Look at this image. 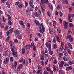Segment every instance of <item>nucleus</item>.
<instances>
[{
  "label": "nucleus",
  "instance_id": "nucleus-11",
  "mask_svg": "<svg viewBox=\"0 0 74 74\" xmlns=\"http://www.w3.org/2000/svg\"><path fill=\"white\" fill-rule=\"evenodd\" d=\"M57 44H55L53 45V49H56L57 48V47H58V45H57Z\"/></svg>",
  "mask_w": 74,
  "mask_h": 74
},
{
  "label": "nucleus",
  "instance_id": "nucleus-26",
  "mask_svg": "<svg viewBox=\"0 0 74 74\" xmlns=\"http://www.w3.org/2000/svg\"><path fill=\"white\" fill-rule=\"evenodd\" d=\"M38 36H39L40 37H41V36H42V35L41 34L39 33H38L36 34Z\"/></svg>",
  "mask_w": 74,
  "mask_h": 74
},
{
  "label": "nucleus",
  "instance_id": "nucleus-2",
  "mask_svg": "<svg viewBox=\"0 0 74 74\" xmlns=\"http://www.w3.org/2000/svg\"><path fill=\"white\" fill-rule=\"evenodd\" d=\"M14 33L16 35H17V36H19V31L18 29H16L14 31Z\"/></svg>",
  "mask_w": 74,
  "mask_h": 74
},
{
  "label": "nucleus",
  "instance_id": "nucleus-34",
  "mask_svg": "<svg viewBox=\"0 0 74 74\" xmlns=\"http://www.w3.org/2000/svg\"><path fill=\"white\" fill-rule=\"evenodd\" d=\"M8 17L9 21H11V16H10L9 15H8Z\"/></svg>",
  "mask_w": 74,
  "mask_h": 74
},
{
  "label": "nucleus",
  "instance_id": "nucleus-41",
  "mask_svg": "<svg viewBox=\"0 0 74 74\" xmlns=\"http://www.w3.org/2000/svg\"><path fill=\"white\" fill-rule=\"evenodd\" d=\"M17 53H18V52L17 51H15L14 52H13L12 53V54L13 55H15L17 54Z\"/></svg>",
  "mask_w": 74,
  "mask_h": 74
},
{
  "label": "nucleus",
  "instance_id": "nucleus-25",
  "mask_svg": "<svg viewBox=\"0 0 74 74\" xmlns=\"http://www.w3.org/2000/svg\"><path fill=\"white\" fill-rule=\"evenodd\" d=\"M34 15L37 18L38 16V13L37 12H35L34 13Z\"/></svg>",
  "mask_w": 74,
  "mask_h": 74
},
{
  "label": "nucleus",
  "instance_id": "nucleus-13",
  "mask_svg": "<svg viewBox=\"0 0 74 74\" xmlns=\"http://www.w3.org/2000/svg\"><path fill=\"white\" fill-rule=\"evenodd\" d=\"M45 28H44L42 27V31L40 30V33H42V34L43 33L42 32H45Z\"/></svg>",
  "mask_w": 74,
  "mask_h": 74
},
{
  "label": "nucleus",
  "instance_id": "nucleus-22",
  "mask_svg": "<svg viewBox=\"0 0 74 74\" xmlns=\"http://www.w3.org/2000/svg\"><path fill=\"white\" fill-rule=\"evenodd\" d=\"M45 45L47 46V47H48L49 46L51 47V45H49V43H48V42H46Z\"/></svg>",
  "mask_w": 74,
  "mask_h": 74
},
{
  "label": "nucleus",
  "instance_id": "nucleus-43",
  "mask_svg": "<svg viewBox=\"0 0 74 74\" xmlns=\"http://www.w3.org/2000/svg\"><path fill=\"white\" fill-rule=\"evenodd\" d=\"M28 5V3L26 1L25 2V7H27Z\"/></svg>",
  "mask_w": 74,
  "mask_h": 74
},
{
  "label": "nucleus",
  "instance_id": "nucleus-57",
  "mask_svg": "<svg viewBox=\"0 0 74 74\" xmlns=\"http://www.w3.org/2000/svg\"><path fill=\"white\" fill-rule=\"evenodd\" d=\"M64 66H65V67H67V66H69V64L66 63H65L64 64Z\"/></svg>",
  "mask_w": 74,
  "mask_h": 74
},
{
  "label": "nucleus",
  "instance_id": "nucleus-56",
  "mask_svg": "<svg viewBox=\"0 0 74 74\" xmlns=\"http://www.w3.org/2000/svg\"><path fill=\"white\" fill-rule=\"evenodd\" d=\"M12 67L13 69H15V68L16 67V65H15V64L12 65Z\"/></svg>",
  "mask_w": 74,
  "mask_h": 74
},
{
  "label": "nucleus",
  "instance_id": "nucleus-42",
  "mask_svg": "<svg viewBox=\"0 0 74 74\" xmlns=\"http://www.w3.org/2000/svg\"><path fill=\"white\" fill-rule=\"evenodd\" d=\"M53 42L54 43H56V39H55V38L53 39Z\"/></svg>",
  "mask_w": 74,
  "mask_h": 74
},
{
  "label": "nucleus",
  "instance_id": "nucleus-23",
  "mask_svg": "<svg viewBox=\"0 0 74 74\" xmlns=\"http://www.w3.org/2000/svg\"><path fill=\"white\" fill-rule=\"evenodd\" d=\"M41 3L42 4H45V0H41Z\"/></svg>",
  "mask_w": 74,
  "mask_h": 74
},
{
  "label": "nucleus",
  "instance_id": "nucleus-31",
  "mask_svg": "<svg viewBox=\"0 0 74 74\" xmlns=\"http://www.w3.org/2000/svg\"><path fill=\"white\" fill-rule=\"evenodd\" d=\"M3 55L4 56H7L8 55V53H5Z\"/></svg>",
  "mask_w": 74,
  "mask_h": 74
},
{
  "label": "nucleus",
  "instance_id": "nucleus-39",
  "mask_svg": "<svg viewBox=\"0 0 74 74\" xmlns=\"http://www.w3.org/2000/svg\"><path fill=\"white\" fill-rule=\"evenodd\" d=\"M63 59L64 61H66L67 60V58L65 56H64Z\"/></svg>",
  "mask_w": 74,
  "mask_h": 74
},
{
  "label": "nucleus",
  "instance_id": "nucleus-9",
  "mask_svg": "<svg viewBox=\"0 0 74 74\" xmlns=\"http://www.w3.org/2000/svg\"><path fill=\"white\" fill-rule=\"evenodd\" d=\"M49 7L50 9L51 10H53V6L51 3L49 4Z\"/></svg>",
  "mask_w": 74,
  "mask_h": 74
},
{
  "label": "nucleus",
  "instance_id": "nucleus-35",
  "mask_svg": "<svg viewBox=\"0 0 74 74\" xmlns=\"http://www.w3.org/2000/svg\"><path fill=\"white\" fill-rule=\"evenodd\" d=\"M6 4L7 7H8V8H10V3H9L7 2Z\"/></svg>",
  "mask_w": 74,
  "mask_h": 74
},
{
  "label": "nucleus",
  "instance_id": "nucleus-36",
  "mask_svg": "<svg viewBox=\"0 0 74 74\" xmlns=\"http://www.w3.org/2000/svg\"><path fill=\"white\" fill-rule=\"evenodd\" d=\"M41 8L42 12H44V11H45V10H44V7L41 6Z\"/></svg>",
  "mask_w": 74,
  "mask_h": 74
},
{
  "label": "nucleus",
  "instance_id": "nucleus-3",
  "mask_svg": "<svg viewBox=\"0 0 74 74\" xmlns=\"http://www.w3.org/2000/svg\"><path fill=\"white\" fill-rule=\"evenodd\" d=\"M64 62L63 61H61V63L59 65V68H61L63 66V64H64Z\"/></svg>",
  "mask_w": 74,
  "mask_h": 74
},
{
  "label": "nucleus",
  "instance_id": "nucleus-53",
  "mask_svg": "<svg viewBox=\"0 0 74 74\" xmlns=\"http://www.w3.org/2000/svg\"><path fill=\"white\" fill-rule=\"evenodd\" d=\"M71 16V14H69L68 16V19H69L71 18V16Z\"/></svg>",
  "mask_w": 74,
  "mask_h": 74
},
{
  "label": "nucleus",
  "instance_id": "nucleus-16",
  "mask_svg": "<svg viewBox=\"0 0 74 74\" xmlns=\"http://www.w3.org/2000/svg\"><path fill=\"white\" fill-rule=\"evenodd\" d=\"M27 15H29V12H30V10L29 9H27V10L25 11Z\"/></svg>",
  "mask_w": 74,
  "mask_h": 74
},
{
  "label": "nucleus",
  "instance_id": "nucleus-24",
  "mask_svg": "<svg viewBox=\"0 0 74 74\" xmlns=\"http://www.w3.org/2000/svg\"><path fill=\"white\" fill-rule=\"evenodd\" d=\"M2 21L3 22H6V19L5 17H4L3 16H2Z\"/></svg>",
  "mask_w": 74,
  "mask_h": 74
},
{
  "label": "nucleus",
  "instance_id": "nucleus-44",
  "mask_svg": "<svg viewBox=\"0 0 74 74\" xmlns=\"http://www.w3.org/2000/svg\"><path fill=\"white\" fill-rule=\"evenodd\" d=\"M60 15L61 17H62V16H63V13L62 12H60Z\"/></svg>",
  "mask_w": 74,
  "mask_h": 74
},
{
  "label": "nucleus",
  "instance_id": "nucleus-7",
  "mask_svg": "<svg viewBox=\"0 0 74 74\" xmlns=\"http://www.w3.org/2000/svg\"><path fill=\"white\" fill-rule=\"evenodd\" d=\"M71 69H72V68L71 66H68L66 68V71L70 70H71Z\"/></svg>",
  "mask_w": 74,
  "mask_h": 74
},
{
  "label": "nucleus",
  "instance_id": "nucleus-29",
  "mask_svg": "<svg viewBox=\"0 0 74 74\" xmlns=\"http://www.w3.org/2000/svg\"><path fill=\"white\" fill-rule=\"evenodd\" d=\"M64 53L66 56H68V54L66 51L64 52Z\"/></svg>",
  "mask_w": 74,
  "mask_h": 74
},
{
  "label": "nucleus",
  "instance_id": "nucleus-15",
  "mask_svg": "<svg viewBox=\"0 0 74 74\" xmlns=\"http://www.w3.org/2000/svg\"><path fill=\"white\" fill-rule=\"evenodd\" d=\"M12 32H13V29L11 28L8 31V33H9V34H11Z\"/></svg>",
  "mask_w": 74,
  "mask_h": 74
},
{
  "label": "nucleus",
  "instance_id": "nucleus-19",
  "mask_svg": "<svg viewBox=\"0 0 74 74\" xmlns=\"http://www.w3.org/2000/svg\"><path fill=\"white\" fill-rule=\"evenodd\" d=\"M18 68L19 69H22L23 67V64H21L18 65Z\"/></svg>",
  "mask_w": 74,
  "mask_h": 74
},
{
  "label": "nucleus",
  "instance_id": "nucleus-48",
  "mask_svg": "<svg viewBox=\"0 0 74 74\" xmlns=\"http://www.w3.org/2000/svg\"><path fill=\"white\" fill-rule=\"evenodd\" d=\"M0 27H2V28L4 27V26H3V24H1V23H0Z\"/></svg>",
  "mask_w": 74,
  "mask_h": 74
},
{
  "label": "nucleus",
  "instance_id": "nucleus-38",
  "mask_svg": "<svg viewBox=\"0 0 74 74\" xmlns=\"http://www.w3.org/2000/svg\"><path fill=\"white\" fill-rule=\"evenodd\" d=\"M14 60V58L13 57H11L10 58V60L12 62Z\"/></svg>",
  "mask_w": 74,
  "mask_h": 74
},
{
  "label": "nucleus",
  "instance_id": "nucleus-54",
  "mask_svg": "<svg viewBox=\"0 0 74 74\" xmlns=\"http://www.w3.org/2000/svg\"><path fill=\"white\" fill-rule=\"evenodd\" d=\"M53 70L54 71H56V67L54 66L53 68Z\"/></svg>",
  "mask_w": 74,
  "mask_h": 74
},
{
  "label": "nucleus",
  "instance_id": "nucleus-58",
  "mask_svg": "<svg viewBox=\"0 0 74 74\" xmlns=\"http://www.w3.org/2000/svg\"><path fill=\"white\" fill-rule=\"evenodd\" d=\"M41 64L42 66H44V63L43 61H41Z\"/></svg>",
  "mask_w": 74,
  "mask_h": 74
},
{
  "label": "nucleus",
  "instance_id": "nucleus-17",
  "mask_svg": "<svg viewBox=\"0 0 74 74\" xmlns=\"http://www.w3.org/2000/svg\"><path fill=\"white\" fill-rule=\"evenodd\" d=\"M35 22L37 26H39V25H40V23H39V22L37 21L36 20H35Z\"/></svg>",
  "mask_w": 74,
  "mask_h": 74
},
{
  "label": "nucleus",
  "instance_id": "nucleus-51",
  "mask_svg": "<svg viewBox=\"0 0 74 74\" xmlns=\"http://www.w3.org/2000/svg\"><path fill=\"white\" fill-rule=\"evenodd\" d=\"M45 4H47L49 3L48 0H45Z\"/></svg>",
  "mask_w": 74,
  "mask_h": 74
},
{
  "label": "nucleus",
  "instance_id": "nucleus-6",
  "mask_svg": "<svg viewBox=\"0 0 74 74\" xmlns=\"http://www.w3.org/2000/svg\"><path fill=\"white\" fill-rule=\"evenodd\" d=\"M9 43L10 44V45L11 47H14V42L12 41H10L9 42Z\"/></svg>",
  "mask_w": 74,
  "mask_h": 74
},
{
  "label": "nucleus",
  "instance_id": "nucleus-1",
  "mask_svg": "<svg viewBox=\"0 0 74 74\" xmlns=\"http://www.w3.org/2000/svg\"><path fill=\"white\" fill-rule=\"evenodd\" d=\"M9 58H6V59H5L3 61V63L4 64H6L7 63V62H9Z\"/></svg>",
  "mask_w": 74,
  "mask_h": 74
},
{
  "label": "nucleus",
  "instance_id": "nucleus-50",
  "mask_svg": "<svg viewBox=\"0 0 74 74\" xmlns=\"http://www.w3.org/2000/svg\"><path fill=\"white\" fill-rule=\"evenodd\" d=\"M28 60H29V62L30 64V63H32V60L31 59L29 58L28 59Z\"/></svg>",
  "mask_w": 74,
  "mask_h": 74
},
{
  "label": "nucleus",
  "instance_id": "nucleus-5",
  "mask_svg": "<svg viewBox=\"0 0 74 74\" xmlns=\"http://www.w3.org/2000/svg\"><path fill=\"white\" fill-rule=\"evenodd\" d=\"M10 49L12 52H15V46H13V47H11Z\"/></svg>",
  "mask_w": 74,
  "mask_h": 74
},
{
  "label": "nucleus",
  "instance_id": "nucleus-61",
  "mask_svg": "<svg viewBox=\"0 0 74 74\" xmlns=\"http://www.w3.org/2000/svg\"><path fill=\"white\" fill-rule=\"evenodd\" d=\"M30 6L31 8H34V5H30Z\"/></svg>",
  "mask_w": 74,
  "mask_h": 74
},
{
  "label": "nucleus",
  "instance_id": "nucleus-55",
  "mask_svg": "<svg viewBox=\"0 0 74 74\" xmlns=\"http://www.w3.org/2000/svg\"><path fill=\"white\" fill-rule=\"evenodd\" d=\"M71 51L69 49H68V53H69V54H71Z\"/></svg>",
  "mask_w": 74,
  "mask_h": 74
},
{
  "label": "nucleus",
  "instance_id": "nucleus-28",
  "mask_svg": "<svg viewBox=\"0 0 74 74\" xmlns=\"http://www.w3.org/2000/svg\"><path fill=\"white\" fill-rule=\"evenodd\" d=\"M25 52V49L23 48L22 49V54H24Z\"/></svg>",
  "mask_w": 74,
  "mask_h": 74
},
{
  "label": "nucleus",
  "instance_id": "nucleus-37",
  "mask_svg": "<svg viewBox=\"0 0 74 74\" xmlns=\"http://www.w3.org/2000/svg\"><path fill=\"white\" fill-rule=\"evenodd\" d=\"M8 25L10 26H11L12 25V23H11V21L10 20H9Z\"/></svg>",
  "mask_w": 74,
  "mask_h": 74
},
{
  "label": "nucleus",
  "instance_id": "nucleus-21",
  "mask_svg": "<svg viewBox=\"0 0 74 74\" xmlns=\"http://www.w3.org/2000/svg\"><path fill=\"white\" fill-rule=\"evenodd\" d=\"M49 53L50 55H52V54H53V51L50 50H49Z\"/></svg>",
  "mask_w": 74,
  "mask_h": 74
},
{
  "label": "nucleus",
  "instance_id": "nucleus-47",
  "mask_svg": "<svg viewBox=\"0 0 74 74\" xmlns=\"http://www.w3.org/2000/svg\"><path fill=\"white\" fill-rule=\"evenodd\" d=\"M64 23H64V25H67V24H68V23H69L68 22H67L66 21H64Z\"/></svg>",
  "mask_w": 74,
  "mask_h": 74
},
{
  "label": "nucleus",
  "instance_id": "nucleus-62",
  "mask_svg": "<svg viewBox=\"0 0 74 74\" xmlns=\"http://www.w3.org/2000/svg\"><path fill=\"white\" fill-rule=\"evenodd\" d=\"M38 40V38L37 37H36L35 39V41H37Z\"/></svg>",
  "mask_w": 74,
  "mask_h": 74
},
{
  "label": "nucleus",
  "instance_id": "nucleus-59",
  "mask_svg": "<svg viewBox=\"0 0 74 74\" xmlns=\"http://www.w3.org/2000/svg\"><path fill=\"white\" fill-rule=\"evenodd\" d=\"M8 27H6L5 28V31H7V30H8Z\"/></svg>",
  "mask_w": 74,
  "mask_h": 74
},
{
  "label": "nucleus",
  "instance_id": "nucleus-18",
  "mask_svg": "<svg viewBox=\"0 0 74 74\" xmlns=\"http://www.w3.org/2000/svg\"><path fill=\"white\" fill-rule=\"evenodd\" d=\"M63 53H60L58 54V56H59V57H61L62 56H63Z\"/></svg>",
  "mask_w": 74,
  "mask_h": 74
},
{
  "label": "nucleus",
  "instance_id": "nucleus-45",
  "mask_svg": "<svg viewBox=\"0 0 74 74\" xmlns=\"http://www.w3.org/2000/svg\"><path fill=\"white\" fill-rule=\"evenodd\" d=\"M18 38H19V39H22V36L21 35H18Z\"/></svg>",
  "mask_w": 74,
  "mask_h": 74
},
{
  "label": "nucleus",
  "instance_id": "nucleus-32",
  "mask_svg": "<svg viewBox=\"0 0 74 74\" xmlns=\"http://www.w3.org/2000/svg\"><path fill=\"white\" fill-rule=\"evenodd\" d=\"M33 0H30L29 4H30V5L33 4Z\"/></svg>",
  "mask_w": 74,
  "mask_h": 74
},
{
  "label": "nucleus",
  "instance_id": "nucleus-20",
  "mask_svg": "<svg viewBox=\"0 0 74 74\" xmlns=\"http://www.w3.org/2000/svg\"><path fill=\"white\" fill-rule=\"evenodd\" d=\"M47 15L49 16V17H51V13L49 12V11H48L47 13Z\"/></svg>",
  "mask_w": 74,
  "mask_h": 74
},
{
  "label": "nucleus",
  "instance_id": "nucleus-10",
  "mask_svg": "<svg viewBox=\"0 0 74 74\" xmlns=\"http://www.w3.org/2000/svg\"><path fill=\"white\" fill-rule=\"evenodd\" d=\"M23 4H21V3H20L18 5V7L19 8H22V7H23Z\"/></svg>",
  "mask_w": 74,
  "mask_h": 74
},
{
  "label": "nucleus",
  "instance_id": "nucleus-33",
  "mask_svg": "<svg viewBox=\"0 0 74 74\" xmlns=\"http://www.w3.org/2000/svg\"><path fill=\"white\" fill-rule=\"evenodd\" d=\"M69 25L71 27H73V23H69Z\"/></svg>",
  "mask_w": 74,
  "mask_h": 74
},
{
  "label": "nucleus",
  "instance_id": "nucleus-52",
  "mask_svg": "<svg viewBox=\"0 0 74 74\" xmlns=\"http://www.w3.org/2000/svg\"><path fill=\"white\" fill-rule=\"evenodd\" d=\"M27 27H28L30 28V25L29 24V23H28L27 24Z\"/></svg>",
  "mask_w": 74,
  "mask_h": 74
},
{
  "label": "nucleus",
  "instance_id": "nucleus-27",
  "mask_svg": "<svg viewBox=\"0 0 74 74\" xmlns=\"http://www.w3.org/2000/svg\"><path fill=\"white\" fill-rule=\"evenodd\" d=\"M8 48H6L4 50V51L5 53H8Z\"/></svg>",
  "mask_w": 74,
  "mask_h": 74
},
{
  "label": "nucleus",
  "instance_id": "nucleus-64",
  "mask_svg": "<svg viewBox=\"0 0 74 74\" xmlns=\"http://www.w3.org/2000/svg\"><path fill=\"white\" fill-rule=\"evenodd\" d=\"M49 32L50 33V34H52V30H51V29H49Z\"/></svg>",
  "mask_w": 74,
  "mask_h": 74
},
{
  "label": "nucleus",
  "instance_id": "nucleus-8",
  "mask_svg": "<svg viewBox=\"0 0 74 74\" xmlns=\"http://www.w3.org/2000/svg\"><path fill=\"white\" fill-rule=\"evenodd\" d=\"M20 23L21 25H22L23 27V28H25V25H24V23L22 21H20Z\"/></svg>",
  "mask_w": 74,
  "mask_h": 74
},
{
  "label": "nucleus",
  "instance_id": "nucleus-49",
  "mask_svg": "<svg viewBox=\"0 0 74 74\" xmlns=\"http://www.w3.org/2000/svg\"><path fill=\"white\" fill-rule=\"evenodd\" d=\"M6 0H1V2L2 3H4L5 2Z\"/></svg>",
  "mask_w": 74,
  "mask_h": 74
},
{
  "label": "nucleus",
  "instance_id": "nucleus-60",
  "mask_svg": "<svg viewBox=\"0 0 74 74\" xmlns=\"http://www.w3.org/2000/svg\"><path fill=\"white\" fill-rule=\"evenodd\" d=\"M43 73L44 74H48V72H47V71H44Z\"/></svg>",
  "mask_w": 74,
  "mask_h": 74
},
{
  "label": "nucleus",
  "instance_id": "nucleus-14",
  "mask_svg": "<svg viewBox=\"0 0 74 74\" xmlns=\"http://www.w3.org/2000/svg\"><path fill=\"white\" fill-rule=\"evenodd\" d=\"M71 37V35H69L68 36H67L66 38L67 39H70V38Z\"/></svg>",
  "mask_w": 74,
  "mask_h": 74
},
{
  "label": "nucleus",
  "instance_id": "nucleus-46",
  "mask_svg": "<svg viewBox=\"0 0 74 74\" xmlns=\"http://www.w3.org/2000/svg\"><path fill=\"white\" fill-rule=\"evenodd\" d=\"M70 40V42H73V38H72V37H71V38L70 39H69Z\"/></svg>",
  "mask_w": 74,
  "mask_h": 74
},
{
  "label": "nucleus",
  "instance_id": "nucleus-40",
  "mask_svg": "<svg viewBox=\"0 0 74 74\" xmlns=\"http://www.w3.org/2000/svg\"><path fill=\"white\" fill-rule=\"evenodd\" d=\"M36 46H35V45H34L33 46V49L34 50V51H36Z\"/></svg>",
  "mask_w": 74,
  "mask_h": 74
},
{
  "label": "nucleus",
  "instance_id": "nucleus-63",
  "mask_svg": "<svg viewBox=\"0 0 74 74\" xmlns=\"http://www.w3.org/2000/svg\"><path fill=\"white\" fill-rule=\"evenodd\" d=\"M46 69L47 71H49L50 70V69L48 67H46Z\"/></svg>",
  "mask_w": 74,
  "mask_h": 74
},
{
  "label": "nucleus",
  "instance_id": "nucleus-4",
  "mask_svg": "<svg viewBox=\"0 0 74 74\" xmlns=\"http://www.w3.org/2000/svg\"><path fill=\"white\" fill-rule=\"evenodd\" d=\"M62 3L63 4H68V0H62Z\"/></svg>",
  "mask_w": 74,
  "mask_h": 74
},
{
  "label": "nucleus",
  "instance_id": "nucleus-30",
  "mask_svg": "<svg viewBox=\"0 0 74 74\" xmlns=\"http://www.w3.org/2000/svg\"><path fill=\"white\" fill-rule=\"evenodd\" d=\"M44 56L43 55L41 56L40 60H44Z\"/></svg>",
  "mask_w": 74,
  "mask_h": 74
},
{
  "label": "nucleus",
  "instance_id": "nucleus-12",
  "mask_svg": "<svg viewBox=\"0 0 74 74\" xmlns=\"http://www.w3.org/2000/svg\"><path fill=\"white\" fill-rule=\"evenodd\" d=\"M64 49V47H60V48L59 49V52H61L62 51V50Z\"/></svg>",
  "mask_w": 74,
  "mask_h": 74
}]
</instances>
